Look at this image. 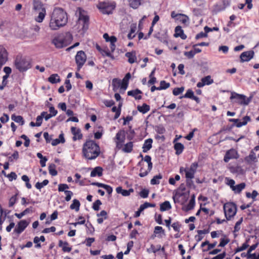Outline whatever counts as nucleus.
I'll use <instances>...</instances> for the list:
<instances>
[{"label":"nucleus","instance_id":"nucleus-12","mask_svg":"<svg viewBox=\"0 0 259 259\" xmlns=\"http://www.w3.org/2000/svg\"><path fill=\"white\" fill-rule=\"evenodd\" d=\"M254 52L249 51L243 52L240 55V59L241 62H248L253 58L254 56Z\"/></svg>","mask_w":259,"mask_h":259},{"label":"nucleus","instance_id":"nucleus-18","mask_svg":"<svg viewBox=\"0 0 259 259\" xmlns=\"http://www.w3.org/2000/svg\"><path fill=\"white\" fill-rule=\"evenodd\" d=\"M116 192L118 194H121L123 196H128L131 193L134 192V190L131 188L128 190H123L121 187H117L116 188Z\"/></svg>","mask_w":259,"mask_h":259},{"label":"nucleus","instance_id":"nucleus-47","mask_svg":"<svg viewBox=\"0 0 259 259\" xmlns=\"http://www.w3.org/2000/svg\"><path fill=\"white\" fill-rule=\"evenodd\" d=\"M155 206V204H152V203H149V202H145L144 204H142L140 205V211H143L145 209L148 208V207H153Z\"/></svg>","mask_w":259,"mask_h":259},{"label":"nucleus","instance_id":"nucleus-46","mask_svg":"<svg viewBox=\"0 0 259 259\" xmlns=\"http://www.w3.org/2000/svg\"><path fill=\"white\" fill-rule=\"evenodd\" d=\"M46 114V112L44 111V112H41L40 115L36 117V122L35 123V125L36 126H39L41 125V124L42 123L43 117Z\"/></svg>","mask_w":259,"mask_h":259},{"label":"nucleus","instance_id":"nucleus-9","mask_svg":"<svg viewBox=\"0 0 259 259\" xmlns=\"http://www.w3.org/2000/svg\"><path fill=\"white\" fill-rule=\"evenodd\" d=\"M144 160L148 163V169L145 170L143 167H141L140 170V173L139 174L140 177H144L146 176L151 170L153 164L151 162V157L149 155H146L143 159Z\"/></svg>","mask_w":259,"mask_h":259},{"label":"nucleus","instance_id":"nucleus-5","mask_svg":"<svg viewBox=\"0 0 259 259\" xmlns=\"http://www.w3.org/2000/svg\"><path fill=\"white\" fill-rule=\"evenodd\" d=\"M115 7V2H100L97 5V8L102 14L107 15L112 14Z\"/></svg>","mask_w":259,"mask_h":259},{"label":"nucleus","instance_id":"nucleus-43","mask_svg":"<svg viewBox=\"0 0 259 259\" xmlns=\"http://www.w3.org/2000/svg\"><path fill=\"white\" fill-rule=\"evenodd\" d=\"M226 9V8L223 6V5L217 4L213 6V12L217 14V13L224 11Z\"/></svg>","mask_w":259,"mask_h":259},{"label":"nucleus","instance_id":"nucleus-58","mask_svg":"<svg viewBox=\"0 0 259 259\" xmlns=\"http://www.w3.org/2000/svg\"><path fill=\"white\" fill-rule=\"evenodd\" d=\"M19 158V153L17 151H15L14 153L9 157V161L13 162L14 159L17 160Z\"/></svg>","mask_w":259,"mask_h":259},{"label":"nucleus","instance_id":"nucleus-13","mask_svg":"<svg viewBox=\"0 0 259 259\" xmlns=\"http://www.w3.org/2000/svg\"><path fill=\"white\" fill-rule=\"evenodd\" d=\"M90 17L82 14V33L87 31L89 27Z\"/></svg>","mask_w":259,"mask_h":259},{"label":"nucleus","instance_id":"nucleus-64","mask_svg":"<svg viewBox=\"0 0 259 259\" xmlns=\"http://www.w3.org/2000/svg\"><path fill=\"white\" fill-rule=\"evenodd\" d=\"M94 238H88L85 239L83 243H85L87 246H91L92 243L94 242Z\"/></svg>","mask_w":259,"mask_h":259},{"label":"nucleus","instance_id":"nucleus-36","mask_svg":"<svg viewBox=\"0 0 259 259\" xmlns=\"http://www.w3.org/2000/svg\"><path fill=\"white\" fill-rule=\"evenodd\" d=\"M11 119L16 122L19 123L21 125L24 124V120L22 116L20 115H15L13 114L11 116Z\"/></svg>","mask_w":259,"mask_h":259},{"label":"nucleus","instance_id":"nucleus-34","mask_svg":"<svg viewBox=\"0 0 259 259\" xmlns=\"http://www.w3.org/2000/svg\"><path fill=\"white\" fill-rule=\"evenodd\" d=\"M230 172L232 174H241L243 171V169L240 166H232L229 167Z\"/></svg>","mask_w":259,"mask_h":259},{"label":"nucleus","instance_id":"nucleus-48","mask_svg":"<svg viewBox=\"0 0 259 259\" xmlns=\"http://www.w3.org/2000/svg\"><path fill=\"white\" fill-rule=\"evenodd\" d=\"M25 228H15L13 234L14 235V238H17L20 234H21Z\"/></svg>","mask_w":259,"mask_h":259},{"label":"nucleus","instance_id":"nucleus-4","mask_svg":"<svg viewBox=\"0 0 259 259\" xmlns=\"http://www.w3.org/2000/svg\"><path fill=\"white\" fill-rule=\"evenodd\" d=\"M15 66L19 71L23 72L30 67V63L25 58L17 56L15 60Z\"/></svg>","mask_w":259,"mask_h":259},{"label":"nucleus","instance_id":"nucleus-42","mask_svg":"<svg viewBox=\"0 0 259 259\" xmlns=\"http://www.w3.org/2000/svg\"><path fill=\"white\" fill-rule=\"evenodd\" d=\"M80 202L77 199H74L72 203L70 205V208L71 209H75L76 211L79 210Z\"/></svg>","mask_w":259,"mask_h":259},{"label":"nucleus","instance_id":"nucleus-53","mask_svg":"<svg viewBox=\"0 0 259 259\" xmlns=\"http://www.w3.org/2000/svg\"><path fill=\"white\" fill-rule=\"evenodd\" d=\"M230 242V239L228 238H222L220 239V242L219 245L220 247H224Z\"/></svg>","mask_w":259,"mask_h":259},{"label":"nucleus","instance_id":"nucleus-40","mask_svg":"<svg viewBox=\"0 0 259 259\" xmlns=\"http://www.w3.org/2000/svg\"><path fill=\"white\" fill-rule=\"evenodd\" d=\"M130 7L137 9L141 4V0H128Z\"/></svg>","mask_w":259,"mask_h":259},{"label":"nucleus","instance_id":"nucleus-60","mask_svg":"<svg viewBox=\"0 0 259 259\" xmlns=\"http://www.w3.org/2000/svg\"><path fill=\"white\" fill-rule=\"evenodd\" d=\"M155 219L156 222L159 224V225H164V223L162 221V215L160 214H156L155 215Z\"/></svg>","mask_w":259,"mask_h":259},{"label":"nucleus","instance_id":"nucleus-44","mask_svg":"<svg viewBox=\"0 0 259 259\" xmlns=\"http://www.w3.org/2000/svg\"><path fill=\"white\" fill-rule=\"evenodd\" d=\"M56 165L54 163H51L49 166V173L52 176H55L57 175V171L56 170Z\"/></svg>","mask_w":259,"mask_h":259},{"label":"nucleus","instance_id":"nucleus-6","mask_svg":"<svg viewBox=\"0 0 259 259\" xmlns=\"http://www.w3.org/2000/svg\"><path fill=\"white\" fill-rule=\"evenodd\" d=\"M198 163L196 162L192 163L190 167H181L180 168V172L181 174H185V178L188 179H193L198 167Z\"/></svg>","mask_w":259,"mask_h":259},{"label":"nucleus","instance_id":"nucleus-27","mask_svg":"<svg viewBox=\"0 0 259 259\" xmlns=\"http://www.w3.org/2000/svg\"><path fill=\"white\" fill-rule=\"evenodd\" d=\"M137 109L140 112L145 114L150 110V107L149 105L144 103L142 106L138 105L137 106Z\"/></svg>","mask_w":259,"mask_h":259},{"label":"nucleus","instance_id":"nucleus-45","mask_svg":"<svg viewBox=\"0 0 259 259\" xmlns=\"http://www.w3.org/2000/svg\"><path fill=\"white\" fill-rule=\"evenodd\" d=\"M201 81L204 82L205 85H210L213 82V80L211 79L210 75H207L202 78Z\"/></svg>","mask_w":259,"mask_h":259},{"label":"nucleus","instance_id":"nucleus-62","mask_svg":"<svg viewBox=\"0 0 259 259\" xmlns=\"http://www.w3.org/2000/svg\"><path fill=\"white\" fill-rule=\"evenodd\" d=\"M149 190L147 189H143L140 193V195L143 198H147L148 196Z\"/></svg>","mask_w":259,"mask_h":259},{"label":"nucleus","instance_id":"nucleus-2","mask_svg":"<svg viewBox=\"0 0 259 259\" xmlns=\"http://www.w3.org/2000/svg\"><path fill=\"white\" fill-rule=\"evenodd\" d=\"M82 152L87 159H95L100 155V148L94 141L89 140L83 144Z\"/></svg>","mask_w":259,"mask_h":259},{"label":"nucleus","instance_id":"nucleus-8","mask_svg":"<svg viewBox=\"0 0 259 259\" xmlns=\"http://www.w3.org/2000/svg\"><path fill=\"white\" fill-rule=\"evenodd\" d=\"M230 99H235V102L239 104L247 105L250 102L251 97L246 98V96L244 95L233 93L230 97Z\"/></svg>","mask_w":259,"mask_h":259},{"label":"nucleus","instance_id":"nucleus-55","mask_svg":"<svg viewBox=\"0 0 259 259\" xmlns=\"http://www.w3.org/2000/svg\"><path fill=\"white\" fill-rule=\"evenodd\" d=\"M126 134H127V139L128 140L131 141V140H133V139L135 137V132L134 130H128V131L127 132Z\"/></svg>","mask_w":259,"mask_h":259},{"label":"nucleus","instance_id":"nucleus-57","mask_svg":"<svg viewBox=\"0 0 259 259\" xmlns=\"http://www.w3.org/2000/svg\"><path fill=\"white\" fill-rule=\"evenodd\" d=\"M248 246H249V245L247 244V241H246V242L244 243L240 247H238L236 249L235 252H238L243 251V250L246 249Z\"/></svg>","mask_w":259,"mask_h":259},{"label":"nucleus","instance_id":"nucleus-23","mask_svg":"<svg viewBox=\"0 0 259 259\" xmlns=\"http://www.w3.org/2000/svg\"><path fill=\"white\" fill-rule=\"evenodd\" d=\"M179 17L177 18V20L179 21L184 26H187L189 24V17L184 14H180Z\"/></svg>","mask_w":259,"mask_h":259},{"label":"nucleus","instance_id":"nucleus-54","mask_svg":"<svg viewBox=\"0 0 259 259\" xmlns=\"http://www.w3.org/2000/svg\"><path fill=\"white\" fill-rule=\"evenodd\" d=\"M184 90V87L176 88L173 90L172 93L175 96H178L182 93Z\"/></svg>","mask_w":259,"mask_h":259},{"label":"nucleus","instance_id":"nucleus-24","mask_svg":"<svg viewBox=\"0 0 259 259\" xmlns=\"http://www.w3.org/2000/svg\"><path fill=\"white\" fill-rule=\"evenodd\" d=\"M197 232L198 234L195 236V239L198 242L203 239V235L208 233L209 230L208 229H204L203 230H197Z\"/></svg>","mask_w":259,"mask_h":259},{"label":"nucleus","instance_id":"nucleus-20","mask_svg":"<svg viewBox=\"0 0 259 259\" xmlns=\"http://www.w3.org/2000/svg\"><path fill=\"white\" fill-rule=\"evenodd\" d=\"M35 13L36 14H38V16L35 18V21L39 23L42 22L46 15V9H41V11Z\"/></svg>","mask_w":259,"mask_h":259},{"label":"nucleus","instance_id":"nucleus-50","mask_svg":"<svg viewBox=\"0 0 259 259\" xmlns=\"http://www.w3.org/2000/svg\"><path fill=\"white\" fill-rule=\"evenodd\" d=\"M49 183V181L48 180H45L41 183L37 182L35 184V187L37 189H41L44 186L47 185Z\"/></svg>","mask_w":259,"mask_h":259},{"label":"nucleus","instance_id":"nucleus-37","mask_svg":"<svg viewBox=\"0 0 259 259\" xmlns=\"http://www.w3.org/2000/svg\"><path fill=\"white\" fill-rule=\"evenodd\" d=\"M103 38L105 39L106 41L110 42V43H115L117 41V38L115 36H109L107 33L103 34Z\"/></svg>","mask_w":259,"mask_h":259},{"label":"nucleus","instance_id":"nucleus-1","mask_svg":"<svg viewBox=\"0 0 259 259\" xmlns=\"http://www.w3.org/2000/svg\"><path fill=\"white\" fill-rule=\"evenodd\" d=\"M68 22L67 13L61 8H55L50 15L49 27L56 30L66 25Z\"/></svg>","mask_w":259,"mask_h":259},{"label":"nucleus","instance_id":"nucleus-63","mask_svg":"<svg viewBox=\"0 0 259 259\" xmlns=\"http://www.w3.org/2000/svg\"><path fill=\"white\" fill-rule=\"evenodd\" d=\"M65 194L66 195L65 200L67 201L70 200L73 195V193L70 191L66 190L65 191Z\"/></svg>","mask_w":259,"mask_h":259},{"label":"nucleus","instance_id":"nucleus-19","mask_svg":"<svg viewBox=\"0 0 259 259\" xmlns=\"http://www.w3.org/2000/svg\"><path fill=\"white\" fill-rule=\"evenodd\" d=\"M71 132L73 137L72 139L73 141H76L77 140H80L81 139V134L80 130L79 128H76L75 127H71Z\"/></svg>","mask_w":259,"mask_h":259},{"label":"nucleus","instance_id":"nucleus-49","mask_svg":"<svg viewBox=\"0 0 259 259\" xmlns=\"http://www.w3.org/2000/svg\"><path fill=\"white\" fill-rule=\"evenodd\" d=\"M194 96V92L192 91V90L191 89H188L187 91L186 94L183 96L181 97L180 99H182V98H185L192 99Z\"/></svg>","mask_w":259,"mask_h":259},{"label":"nucleus","instance_id":"nucleus-16","mask_svg":"<svg viewBox=\"0 0 259 259\" xmlns=\"http://www.w3.org/2000/svg\"><path fill=\"white\" fill-rule=\"evenodd\" d=\"M257 157L254 150H251L249 155L245 158V160L248 163H252L257 161Z\"/></svg>","mask_w":259,"mask_h":259},{"label":"nucleus","instance_id":"nucleus-28","mask_svg":"<svg viewBox=\"0 0 259 259\" xmlns=\"http://www.w3.org/2000/svg\"><path fill=\"white\" fill-rule=\"evenodd\" d=\"M174 149L176 150V154L179 155L183 152L184 146L181 143H176L174 145Z\"/></svg>","mask_w":259,"mask_h":259},{"label":"nucleus","instance_id":"nucleus-11","mask_svg":"<svg viewBox=\"0 0 259 259\" xmlns=\"http://www.w3.org/2000/svg\"><path fill=\"white\" fill-rule=\"evenodd\" d=\"M237 158V152L235 149H231L226 152L224 156V160L225 162H228L231 159H236Z\"/></svg>","mask_w":259,"mask_h":259},{"label":"nucleus","instance_id":"nucleus-61","mask_svg":"<svg viewBox=\"0 0 259 259\" xmlns=\"http://www.w3.org/2000/svg\"><path fill=\"white\" fill-rule=\"evenodd\" d=\"M17 200V194L11 197V198L9 200V205L10 207L13 206L15 203H16Z\"/></svg>","mask_w":259,"mask_h":259},{"label":"nucleus","instance_id":"nucleus-51","mask_svg":"<svg viewBox=\"0 0 259 259\" xmlns=\"http://www.w3.org/2000/svg\"><path fill=\"white\" fill-rule=\"evenodd\" d=\"M226 181V184L229 186H230L231 189H232V188H234V185L235 184V182L234 180L231 179L228 177H226L225 178Z\"/></svg>","mask_w":259,"mask_h":259},{"label":"nucleus","instance_id":"nucleus-10","mask_svg":"<svg viewBox=\"0 0 259 259\" xmlns=\"http://www.w3.org/2000/svg\"><path fill=\"white\" fill-rule=\"evenodd\" d=\"M230 122H232L236 124V126L237 127H240L242 126L245 125L247 124L248 122L251 121V118L249 116H245L242 118V121H240L239 119H235V118H231L229 119Z\"/></svg>","mask_w":259,"mask_h":259},{"label":"nucleus","instance_id":"nucleus-52","mask_svg":"<svg viewBox=\"0 0 259 259\" xmlns=\"http://www.w3.org/2000/svg\"><path fill=\"white\" fill-rule=\"evenodd\" d=\"M170 87V83L165 80H162L160 82V89L161 90H165Z\"/></svg>","mask_w":259,"mask_h":259},{"label":"nucleus","instance_id":"nucleus-7","mask_svg":"<svg viewBox=\"0 0 259 259\" xmlns=\"http://www.w3.org/2000/svg\"><path fill=\"white\" fill-rule=\"evenodd\" d=\"M224 210L226 219L229 220L233 217L237 212V206L234 202H227L224 205Z\"/></svg>","mask_w":259,"mask_h":259},{"label":"nucleus","instance_id":"nucleus-17","mask_svg":"<svg viewBox=\"0 0 259 259\" xmlns=\"http://www.w3.org/2000/svg\"><path fill=\"white\" fill-rule=\"evenodd\" d=\"M153 140L152 139L149 138L146 140L143 145L142 149L144 153H147L151 148Z\"/></svg>","mask_w":259,"mask_h":259},{"label":"nucleus","instance_id":"nucleus-35","mask_svg":"<svg viewBox=\"0 0 259 259\" xmlns=\"http://www.w3.org/2000/svg\"><path fill=\"white\" fill-rule=\"evenodd\" d=\"M154 233L159 238H161L165 236L164 230L162 229V228H155Z\"/></svg>","mask_w":259,"mask_h":259},{"label":"nucleus","instance_id":"nucleus-33","mask_svg":"<svg viewBox=\"0 0 259 259\" xmlns=\"http://www.w3.org/2000/svg\"><path fill=\"white\" fill-rule=\"evenodd\" d=\"M59 246L62 247V250L64 252H70L71 250V247L68 246V243L67 242H64L60 240L59 242Z\"/></svg>","mask_w":259,"mask_h":259},{"label":"nucleus","instance_id":"nucleus-56","mask_svg":"<svg viewBox=\"0 0 259 259\" xmlns=\"http://www.w3.org/2000/svg\"><path fill=\"white\" fill-rule=\"evenodd\" d=\"M157 248L155 249V246L153 244L151 245V249L154 253H156L158 251L161 250L163 252H165V248L164 247L161 248V246L160 245L157 246Z\"/></svg>","mask_w":259,"mask_h":259},{"label":"nucleus","instance_id":"nucleus-39","mask_svg":"<svg viewBox=\"0 0 259 259\" xmlns=\"http://www.w3.org/2000/svg\"><path fill=\"white\" fill-rule=\"evenodd\" d=\"M162 178V175L159 174L158 175L154 176V177L151 180L150 183L151 185H158L160 183L159 180Z\"/></svg>","mask_w":259,"mask_h":259},{"label":"nucleus","instance_id":"nucleus-31","mask_svg":"<svg viewBox=\"0 0 259 259\" xmlns=\"http://www.w3.org/2000/svg\"><path fill=\"white\" fill-rule=\"evenodd\" d=\"M245 187V184L244 183H241L238 185L234 186V188H232V190L235 193H240L243 189Z\"/></svg>","mask_w":259,"mask_h":259},{"label":"nucleus","instance_id":"nucleus-32","mask_svg":"<svg viewBox=\"0 0 259 259\" xmlns=\"http://www.w3.org/2000/svg\"><path fill=\"white\" fill-rule=\"evenodd\" d=\"M125 136L124 132L123 131H120L116 133L115 138V142H124Z\"/></svg>","mask_w":259,"mask_h":259},{"label":"nucleus","instance_id":"nucleus-59","mask_svg":"<svg viewBox=\"0 0 259 259\" xmlns=\"http://www.w3.org/2000/svg\"><path fill=\"white\" fill-rule=\"evenodd\" d=\"M102 204L101 201L98 199L96 201H95L93 205V208L95 210H99V207Z\"/></svg>","mask_w":259,"mask_h":259},{"label":"nucleus","instance_id":"nucleus-14","mask_svg":"<svg viewBox=\"0 0 259 259\" xmlns=\"http://www.w3.org/2000/svg\"><path fill=\"white\" fill-rule=\"evenodd\" d=\"M142 92L138 89L136 90L129 91L127 92V94L129 96L134 97L136 100H141L142 99Z\"/></svg>","mask_w":259,"mask_h":259},{"label":"nucleus","instance_id":"nucleus-41","mask_svg":"<svg viewBox=\"0 0 259 259\" xmlns=\"http://www.w3.org/2000/svg\"><path fill=\"white\" fill-rule=\"evenodd\" d=\"M157 38L162 42L163 44L167 45L168 43V37L167 34L165 33L163 34H161L160 36L157 37Z\"/></svg>","mask_w":259,"mask_h":259},{"label":"nucleus","instance_id":"nucleus-25","mask_svg":"<svg viewBox=\"0 0 259 259\" xmlns=\"http://www.w3.org/2000/svg\"><path fill=\"white\" fill-rule=\"evenodd\" d=\"M133 142L130 141L124 145L122 149V151L127 153H131L133 151Z\"/></svg>","mask_w":259,"mask_h":259},{"label":"nucleus","instance_id":"nucleus-26","mask_svg":"<svg viewBox=\"0 0 259 259\" xmlns=\"http://www.w3.org/2000/svg\"><path fill=\"white\" fill-rule=\"evenodd\" d=\"M33 9L35 12L40 11L41 9H46L42 3L38 0L33 1Z\"/></svg>","mask_w":259,"mask_h":259},{"label":"nucleus","instance_id":"nucleus-22","mask_svg":"<svg viewBox=\"0 0 259 259\" xmlns=\"http://www.w3.org/2000/svg\"><path fill=\"white\" fill-rule=\"evenodd\" d=\"M125 56L128 58V62L131 64L135 63L137 60L136 53L135 51L127 52L125 53Z\"/></svg>","mask_w":259,"mask_h":259},{"label":"nucleus","instance_id":"nucleus-3","mask_svg":"<svg viewBox=\"0 0 259 259\" xmlns=\"http://www.w3.org/2000/svg\"><path fill=\"white\" fill-rule=\"evenodd\" d=\"M72 40V36L70 32L61 33L56 36L52 43L57 48H62L69 45Z\"/></svg>","mask_w":259,"mask_h":259},{"label":"nucleus","instance_id":"nucleus-38","mask_svg":"<svg viewBox=\"0 0 259 259\" xmlns=\"http://www.w3.org/2000/svg\"><path fill=\"white\" fill-rule=\"evenodd\" d=\"M122 106V103L119 104L118 108H117L116 106H113L112 108V111L115 112L114 118L117 119L119 117L121 113V107Z\"/></svg>","mask_w":259,"mask_h":259},{"label":"nucleus","instance_id":"nucleus-21","mask_svg":"<svg viewBox=\"0 0 259 259\" xmlns=\"http://www.w3.org/2000/svg\"><path fill=\"white\" fill-rule=\"evenodd\" d=\"M103 169L101 166H97L95 167L91 171V176L95 177L96 176L101 177L103 175Z\"/></svg>","mask_w":259,"mask_h":259},{"label":"nucleus","instance_id":"nucleus-29","mask_svg":"<svg viewBox=\"0 0 259 259\" xmlns=\"http://www.w3.org/2000/svg\"><path fill=\"white\" fill-rule=\"evenodd\" d=\"M171 208V206L170 202L168 201H165L164 202L160 204V210L161 211L168 210Z\"/></svg>","mask_w":259,"mask_h":259},{"label":"nucleus","instance_id":"nucleus-30","mask_svg":"<svg viewBox=\"0 0 259 259\" xmlns=\"http://www.w3.org/2000/svg\"><path fill=\"white\" fill-rule=\"evenodd\" d=\"M48 81L54 84L60 82L61 79L58 74H53L48 78Z\"/></svg>","mask_w":259,"mask_h":259},{"label":"nucleus","instance_id":"nucleus-15","mask_svg":"<svg viewBox=\"0 0 259 259\" xmlns=\"http://www.w3.org/2000/svg\"><path fill=\"white\" fill-rule=\"evenodd\" d=\"M75 61L77 65V70L75 73V76L77 78H81V75L79 73V70L81 68V51H78L75 57Z\"/></svg>","mask_w":259,"mask_h":259}]
</instances>
